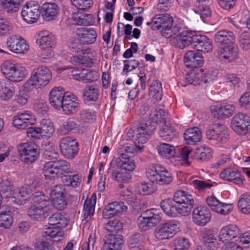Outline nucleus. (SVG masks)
<instances>
[{
    "label": "nucleus",
    "mask_w": 250,
    "mask_h": 250,
    "mask_svg": "<svg viewBox=\"0 0 250 250\" xmlns=\"http://www.w3.org/2000/svg\"><path fill=\"white\" fill-rule=\"evenodd\" d=\"M131 130L136 148L141 151L144 148L143 144L146 143L153 133L155 126L146 123H135Z\"/></svg>",
    "instance_id": "f257e3e1"
},
{
    "label": "nucleus",
    "mask_w": 250,
    "mask_h": 250,
    "mask_svg": "<svg viewBox=\"0 0 250 250\" xmlns=\"http://www.w3.org/2000/svg\"><path fill=\"white\" fill-rule=\"evenodd\" d=\"M153 26H151L153 30H160L162 35L166 38L171 37L176 34L180 30L178 26H173V19L169 14H159L153 18Z\"/></svg>",
    "instance_id": "f03ea898"
},
{
    "label": "nucleus",
    "mask_w": 250,
    "mask_h": 250,
    "mask_svg": "<svg viewBox=\"0 0 250 250\" xmlns=\"http://www.w3.org/2000/svg\"><path fill=\"white\" fill-rule=\"evenodd\" d=\"M52 79V73L46 66L42 65L34 68L31 73L30 79L25 84L28 90L32 88H40L46 85Z\"/></svg>",
    "instance_id": "7ed1b4c3"
},
{
    "label": "nucleus",
    "mask_w": 250,
    "mask_h": 250,
    "mask_svg": "<svg viewBox=\"0 0 250 250\" xmlns=\"http://www.w3.org/2000/svg\"><path fill=\"white\" fill-rule=\"evenodd\" d=\"M42 172L45 178L48 179L72 173L69 164L62 159L46 163L43 167Z\"/></svg>",
    "instance_id": "20e7f679"
},
{
    "label": "nucleus",
    "mask_w": 250,
    "mask_h": 250,
    "mask_svg": "<svg viewBox=\"0 0 250 250\" xmlns=\"http://www.w3.org/2000/svg\"><path fill=\"white\" fill-rule=\"evenodd\" d=\"M146 175L151 182L160 185L169 184L173 180L171 173L164 167L158 165L148 168Z\"/></svg>",
    "instance_id": "39448f33"
},
{
    "label": "nucleus",
    "mask_w": 250,
    "mask_h": 250,
    "mask_svg": "<svg viewBox=\"0 0 250 250\" xmlns=\"http://www.w3.org/2000/svg\"><path fill=\"white\" fill-rule=\"evenodd\" d=\"M1 70L5 77L12 82H21L26 75L24 67L10 60L3 62L1 66Z\"/></svg>",
    "instance_id": "423d86ee"
},
{
    "label": "nucleus",
    "mask_w": 250,
    "mask_h": 250,
    "mask_svg": "<svg viewBox=\"0 0 250 250\" xmlns=\"http://www.w3.org/2000/svg\"><path fill=\"white\" fill-rule=\"evenodd\" d=\"M161 217L155 209L143 211L137 219V225L142 231L148 230L161 221Z\"/></svg>",
    "instance_id": "0eeeda50"
},
{
    "label": "nucleus",
    "mask_w": 250,
    "mask_h": 250,
    "mask_svg": "<svg viewBox=\"0 0 250 250\" xmlns=\"http://www.w3.org/2000/svg\"><path fill=\"white\" fill-rule=\"evenodd\" d=\"M172 200L174 203L179 205L180 214L183 216L189 214L194 205V200L191 195L183 190H178L174 193Z\"/></svg>",
    "instance_id": "6e6552de"
},
{
    "label": "nucleus",
    "mask_w": 250,
    "mask_h": 250,
    "mask_svg": "<svg viewBox=\"0 0 250 250\" xmlns=\"http://www.w3.org/2000/svg\"><path fill=\"white\" fill-rule=\"evenodd\" d=\"M18 149L21 161L27 165L35 162L40 154L39 150L31 143L20 144Z\"/></svg>",
    "instance_id": "1a4fd4ad"
},
{
    "label": "nucleus",
    "mask_w": 250,
    "mask_h": 250,
    "mask_svg": "<svg viewBox=\"0 0 250 250\" xmlns=\"http://www.w3.org/2000/svg\"><path fill=\"white\" fill-rule=\"evenodd\" d=\"M178 226L179 224L174 220L161 224L156 228L155 236L160 240L169 239L178 232Z\"/></svg>",
    "instance_id": "9d476101"
},
{
    "label": "nucleus",
    "mask_w": 250,
    "mask_h": 250,
    "mask_svg": "<svg viewBox=\"0 0 250 250\" xmlns=\"http://www.w3.org/2000/svg\"><path fill=\"white\" fill-rule=\"evenodd\" d=\"M231 124L232 129L239 135H246L250 132V116L246 114H235Z\"/></svg>",
    "instance_id": "9b49d317"
},
{
    "label": "nucleus",
    "mask_w": 250,
    "mask_h": 250,
    "mask_svg": "<svg viewBox=\"0 0 250 250\" xmlns=\"http://www.w3.org/2000/svg\"><path fill=\"white\" fill-rule=\"evenodd\" d=\"M60 147L62 154L69 159L74 158L79 150L76 140L68 136L63 137L60 140Z\"/></svg>",
    "instance_id": "f8f14e48"
},
{
    "label": "nucleus",
    "mask_w": 250,
    "mask_h": 250,
    "mask_svg": "<svg viewBox=\"0 0 250 250\" xmlns=\"http://www.w3.org/2000/svg\"><path fill=\"white\" fill-rule=\"evenodd\" d=\"M133 146H127L125 148V151L127 153H122L118 158L115 160V164L117 167L126 171H131L135 169V162L131 159L128 155L133 152Z\"/></svg>",
    "instance_id": "ddd939ff"
},
{
    "label": "nucleus",
    "mask_w": 250,
    "mask_h": 250,
    "mask_svg": "<svg viewBox=\"0 0 250 250\" xmlns=\"http://www.w3.org/2000/svg\"><path fill=\"white\" fill-rule=\"evenodd\" d=\"M7 48L15 53H25L29 48L26 42L20 36L12 35L6 41Z\"/></svg>",
    "instance_id": "4468645a"
},
{
    "label": "nucleus",
    "mask_w": 250,
    "mask_h": 250,
    "mask_svg": "<svg viewBox=\"0 0 250 250\" xmlns=\"http://www.w3.org/2000/svg\"><path fill=\"white\" fill-rule=\"evenodd\" d=\"M196 34L195 32L183 31L171 38V43L181 49L185 48L190 44L193 46Z\"/></svg>",
    "instance_id": "2eb2a0df"
},
{
    "label": "nucleus",
    "mask_w": 250,
    "mask_h": 250,
    "mask_svg": "<svg viewBox=\"0 0 250 250\" xmlns=\"http://www.w3.org/2000/svg\"><path fill=\"white\" fill-rule=\"evenodd\" d=\"M193 222L199 226H205L210 222L211 214L207 207L198 206L192 212Z\"/></svg>",
    "instance_id": "dca6fc26"
},
{
    "label": "nucleus",
    "mask_w": 250,
    "mask_h": 250,
    "mask_svg": "<svg viewBox=\"0 0 250 250\" xmlns=\"http://www.w3.org/2000/svg\"><path fill=\"white\" fill-rule=\"evenodd\" d=\"M70 95V92H66L61 86L54 87L49 93V102L55 108L59 109L62 106L63 101Z\"/></svg>",
    "instance_id": "f3484780"
},
{
    "label": "nucleus",
    "mask_w": 250,
    "mask_h": 250,
    "mask_svg": "<svg viewBox=\"0 0 250 250\" xmlns=\"http://www.w3.org/2000/svg\"><path fill=\"white\" fill-rule=\"evenodd\" d=\"M41 12V7L37 5H32L26 4L22 8L21 12L23 20L28 23L36 22L39 19Z\"/></svg>",
    "instance_id": "a211bd4d"
},
{
    "label": "nucleus",
    "mask_w": 250,
    "mask_h": 250,
    "mask_svg": "<svg viewBox=\"0 0 250 250\" xmlns=\"http://www.w3.org/2000/svg\"><path fill=\"white\" fill-rule=\"evenodd\" d=\"M239 48L236 44H232L226 47H220V60L231 62L239 58Z\"/></svg>",
    "instance_id": "6ab92c4d"
},
{
    "label": "nucleus",
    "mask_w": 250,
    "mask_h": 250,
    "mask_svg": "<svg viewBox=\"0 0 250 250\" xmlns=\"http://www.w3.org/2000/svg\"><path fill=\"white\" fill-rule=\"evenodd\" d=\"M104 240V250H120L124 242L122 235L114 233L106 235Z\"/></svg>",
    "instance_id": "aec40b11"
},
{
    "label": "nucleus",
    "mask_w": 250,
    "mask_h": 250,
    "mask_svg": "<svg viewBox=\"0 0 250 250\" xmlns=\"http://www.w3.org/2000/svg\"><path fill=\"white\" fill-rule=\"evenodd\" d=\"M127 207L122 202H114L108 204L103 210V214L105 218H111L127 210Z\"/></svg>",
    "instance_id": "412c9836"
},
{
    "label": "nucleus",
    "mask_w": 250,
    "mask_h": 250,
    "mask_svg": "<svg viewBox=\"0 0 250 250\" xmlns=\"http://www.w3.org/2000/svg\"><path fill=\"white\" fill-rule=\"evenodd\" d=\"M185 65L190 68L201 67L204 63L202 55L195 51L190 50L187 52L184 57Z\"/></svg>",
    "instance_id": "4be33fe9"
},
{
    "label": "nucleus",
    "mask_w": 250,
    "mask_h": 250,
    "mask_svg": "<svg viewBox=\"0 0 250 250\" xmlns=\"http://www.w3.org/2000/svg\"><path fill=\"white\" fill-rule=\"evenodd\" d=\"M241 230L236 225H229L221 229L220 230V241H229L237 239L240 236Z\"/></svg>",
    "instance_id": "5701e85b"
},
{
    "label": "nucleus",
    "mask_w": 250,
    "mask_h": 250,
    "mask_svg": "<svg viewBox=\"0 0 250 250\" xmlns=\"http://www.w3.org/2000/svg\"><path fill=\"white\" fill-rule=\"evenodd\" d=\"M76 35L80 41L84 43H93L97 38V33L93 28L81 27L77 29Z\"/></svg>",
    "instance_id": "b1692460"
},
{
    "label": "nucleus",
    "mask_w": 250,
    "mask_h": 250,
    "mask_svg": "<svg viewBox=\"0 0 250 250\" xmlns=\"http://www.w3.org/2000/svg\"><path fill=\"white\" fill-rule=\"evenodd\" d=\"M31 199L34 202V204L39 208L42 209L45 213L52 208V203L48 197L42 194L41 192H35L31 196Z\"/></svg>",
    "instance_id": "393cba45"
},
{
    "label": "nucleus",
    "mask_w": 250,
    "mask_h": 250,
    "mask_svg": "<svg viewBox=\"0 0 250 250\" xmlns=\"http://www.w3.org/2000/svg\"><path fill=\"white\" fill-rule=\"evenodd\" d=\"M59 11V7L55 3L46 2L41 7L43 19L47 21L55 20Z\"/></svg>",
    "instance_id": "a878e982"
},
{
    "label": "nucleus",
    "mask_w": 250,
    "mask_h": 250,
    "mask_svg": "<svg viewBox=\"0 0 250 250\" xmlns=\"http://www.w3.org/2000/svg\"><path fill=\"white\" fill-rule=\"evenodd\" d=\"M193 48L198 51L205 53L211 51L212 46L209 40L206 36L196 34Z\"/></svg>",
    "instance_id": "bb28decb"
},
{
    "label": "nucleus",
    "mask_w": 250,
    "mask_h": 250,
    "mask_svg": "<svg viewBox=\"0 0 250 250\" xmlns=\"http://www.w3.org/2000/svg\"><path fill=\"white\" fill-rule=\"evenodd\" d=\"M68 222L66 215L62 212L54 213L48 219V223L51 228L59 229L60 230L65 227Z\"/></svg>",
    "instance_id": "cd10ccee"
},
{
    "label": "nucleus",
    "mask_w": 250,
    "mask_h": 250,
    "mask_svg": "<svg viewBox=\"0 0 250 250\" xmlns=\"http://www.w3.org/2000/svg\"><path fill=\"white\" fill-rule=\"evenodd\" d=\"M184 137L187 144L194 145L201 141L202 135L200 129L194 127L187 129L184 133Z\"/></svg>",
    "instance_id": "c85d7f7f"
},
{
    "label": "nucleus",
    "mask_w": 250,
    "mask_h": 250,
    "mask_svg": "<svg viewBox=\"0 0 250 250\" xmlns=\"http://www.w3.org/2000/svg\"><path fill=\"white\" fill-rule=\"evenodd\" d=\"M168 115V112L161 109L159 106H155L149 115V121L146 122L149 125H153L156 128V124L160 123H166V117Z\"/></svg>",
    "instance_id": "c756f323"
},
{
    "label": "nucleus",
    "mask_w": 250,
    "mask_h": 250,
    "mask_svg": "<svg viewBox=\"0 0 250 250\" xmlns=\"http://www.w3.org/2000/svg\"><path fill=\"white\" fill-rule=\"evenodd\" d=\"M77 100V98L70 93V95L63 101L61 108H62L66 114H74L76 112L79 106V103L76 102Z\"/></svg>",
    "instance_id": "7c9ffc66"
},
{
    "label": "nucleus",
    "mask_w": 250,
    "mask_h": 250,
    "mask_svg": "<svg viewBox=\"0 0 250 250\" xmlns=\"http://www.w3.org/2000/svg\"><path fill=\"white\" fill-rule=\"evenodd\" d=\"M160 206L163 211L167 215L175 217L180 214L179 208L176 207L172 199L167 198L161 201Z\"/></svg>",
    "instance_id": "2f4dec72"
},
{
    "label": "nucleus",
    "mask_w": 250,
    "mask_h": 250,
    "mask_svg": "<svg viewBox=\"0 0 250 250\" xmlns=\"http://www.w3.org/2000/svg\"><path fill=\"white\" fill-rule=\"evenodd\" d=\"M203 242L210 250H217L219 247L218 240L214 237L211 229H204Z\"/></svg>",
    "instance_id": "473e14b6"
},
{
    "label": "nucleus",
    "mask_w": 250,
    "mask_h": 250,
    "mask_svg": "<svg viewBox=\"0 0 250 250\" xmlns=\"http://www.w3.org/2000/svg\"><path fill=\"white\" fill-rule=\"evenodd\" d=\"M186 78L189 84L197 85L205 81L206 73L203 69H200L187 74Z\"/></svg>",
    "instance_id": "72a5a7b5"
},
{
    "label": "nucleus",
    "mask_w": 250,
    "mask_h": 250,
    "mask_svg": "<svg viewBox=\"0 0 250 250\" xmlns=\"http://www.w3.org/2000/svg\"><path fill=\"white\" fill-rule=\"evenodd\" d=\"M144 239V236L140 233L132 234L127 241L129 249L132 250H144L142 245Z\"/></svg>",
    "instance_id": "f704fd0d"
},
{
    "label": "nucleus",
    "mask_w": 250,
    "mask_h": 250,
    "mask_svg": "<svg viewBox=\"0 0 250 250\" xmlns=\"http://www.w3.org/2000/svg\"><path fill=\"white\" fill-rule=\"evenodd\" d=\"M31 193V190L28 186H25L20 188L16 197H11L12 202L16 204L21 205L25 203L28 198H31L30 195Z\"/></svg>",
    "instance_id": "c9c22d12"
},
{
    "label": "nucleus",
    "mask_w": 250,
    "mask_h": 250,
    "mask_svg": "<svg viewBox=\"0 0 250 250\" xmlns=\"http://www.w3.org/2000/svg\"><path fill=\"white\" fill-rule=\"evenodd\" d=\"M159 154L163 158L170 159L178 157L175 149L172 145L167 143H162L158 148Z\"/></svg>",
    "instance_id": "e433bc0d"
},
{
    "label": "nucleus",
    "mask_w": 250,
    "mask_h": 250,
    "mask_svg": "<svg viewBox=\"0 0 250 250\" xmlns=\"http://www.w3.org/2000/svg\"><path fill=\"white\" fill-rule=\"evenodd\" d=\"M23 0H0L2 9L8 13H14L18 11Z\"/></svg>",
    "instance_id": "4c0bfd02"
},
{
    "label": "nucleus",
    "mask_w": 250,
    "mask_h": 250,
    "mask_svg": "<svg viewBox=\"0 0 250 250\" xmlns=\"http://www.w3.org/2000/svg\"><path fill=\"white\" fill-rule=\"evenodd\" d=\"M81 53V65L84 67H92L94 63L96 53L89 48H86Z\"/></svg>",
    "instance_id": "58836bf2"
},
{
    "label": "nucleus",
    "mask_w": 250,
    "mask_h": 250,
    "mask_svg": "<svg viewBox=\"0 0 250 250\" xmlns=\"http://www.w3.org/2000/svg\"><path fill=\"white\" fill-rule=\"evenodd\" d=\"M99 91L97 85H88L83 90V97L84 101H96L98 100Z\"/></svg>",
    "instance_id": "ea45409f"
},
{
    "label": "nucleus",
    "mask_w": 250,
    "mask_h": 250,
    "mask_svg": "<svg viewBox=\"0 0 250 250\" xmlns=\"http://www.w3.org/2000/svg\"><path fill=\"white\" fill-rule=\"evenodd\" d=\"M40 38L37 40V43L41 46H48L54 47L56 45L55 37L48 32H43L40 34Z\"/></svg>",
    "instance_id": "a19ab883"
},
{
    "label": "nucleus",
    "mask_w": 250,
    "mask_h": 250,
    "mask_svg": "<svg viewBox=\"0 0 250 250\" xmlns=\"http://www.w3.org/2000/svg\"><path fill=\"white\" fill-rule=\"evenodd\" d=\"M61 230L59 229L49 227L45 229V230L43 232L42 236L53 242H59L63 238L62 232Z\"/></svg>",
    "instance_id": "79ce46f5"
},
{
    "label": "nucleus",
    "mask_w": 250,
    "mask_h": 250,
    "mask_svg": "<svg viewBox=\"0 0 250 250\" xmlns=\"http://www.w3.org/2000/svg\"><path fill=\"white\" fill-rule=\"evenodd\" d=\"M239 210L243 214H250V194L245 193L241 195L238 202Z\"/></svg>",
    "instance_id": "37998d69"
},
{
    "label": "nucleus",
    "mask_w": 250,
    "mask_h": 250,
    "mask_svg": "<svg viewBox=\"0 0 250 250\" xmlns=\"http://www.w3.org/2000/svg\"><path fill=\"white\" fill-rule=\"evenodd\" d=\"M159 134L164 140L170 141L173 139L176 135V131L174 127L169 123H164Z\"/></svg>",
    "instance_id": "c03bdc74"
},
{
    "label": "nucleus",
    "mask_w": 250,
    "mask_h": 250,
    "mask_svg": "<svg viewBox=\"0 0 250 250\" xmlns=\"http://www.w3.org/2000/svg\"><path fill=\"white\" fill-rule=\"evenodd\" d=\"M28 215L31 220L39 221L46 217L48 213H45L42 209L34 204L29 208Z\"/></svg>",
    "instance_id": "a18cd8bd"
},
{
    "label": "nucleus",
    "mask_w": 250,
    "mask_h": 250,
    "mask_svg": "<svg viewBox=\"0 0 250 250\" xmlns=\"http://www.w3.org/2000/svg\"><path fill=\"white\" fill-rule=\"evenodd\" d=\"M149 95L155 99L156 101H161L163 96L161 83L158 81H154L149 86Z\"/></svg>",
    "instance_id": "49530a36"
},
{
    "label": "nucleus",
    "mask_w": 250,
    "mask_h": 250,
    "mask_svg": "<svg viewBox=\"0 0 250 250\" xmlns=\"http://www.w3.org/2000/svg\"><path fill=\"white\" fill-rule=\"evenodd\" d=\"M232 44H235L233 34L229 31H220V47H226Z\"/></svg>",
    "instance_id": "de8ad7c7"
},
{
    "label": "nucleus",
    "mask_w": 250,
    "mask_h": 250,
    "mask_svg": "<svg viewBox=\"0 0 250 250\" xmlns=\"http://www.w3.org/2000/svg\"><path fill=\"white\" fill-rule=\"evenodd\" d=\"M79 127L78 125L74 119H68L64 122L62 125V129H58V133L59 135H64L70 132L76 131Z\"/></svg>",
    "instance_id": "09e8293b"
},
{
    "label": "nucleus",
    "mask_w": 250,
    "mask_h": 250,
    "mask_svg": "<svg viewBox=\"0 0 250 250\" xmlns=\"http://www.w3.org/2000/svg\"><path fill=\"white\" fill-rule=\"evenodd\" d=\"M42 136L50 137L54 132L53 124L49 120L43 119L40 123V126Z\"/></svg>",
    "instance_id": "8fccbe9b"
},
{
    "label": "nucleus",
    "mask_w": 250,
    "mask_h": 250,
    "mask_svg": "<svg viewBox=\"0 0 250 250\" xmlns=\"http://www.w3.org/2000/svg\"><path fill=\"white\" fill-rule=\"evenodd\" d=\"M194 153L196 158L202 161L209 159L212 156L211 148L205 146H202L196 148Z\"/></svg>",
    "instance_id": "3c124183"
},
{
    "label": "nucleus",
    "mask_w": 250,
    "mask_h": 250,
    "mask_svg": "<svg viewBox=\"0 0 250 250\" xmlns=\"http://www.w3.org/2000/svg\"><path fill=\"white\" fill-rule=\"evenodd\" d=\"M62 181L65 186L68 187H76L80 183V179L78 174L67 175V174L61 176Z\"/></svg>",
    "instance_id": "603ef678"
},
{
    "label": "nucleus",
    "mask_w": 250,
    "mask_h": 250,
    "mask_svg": "<svg viewBox=\"0 0 250 250\" xmlns=\"http://www.w3.org/2000/svg\"><path fill=\"white\" fill-rule=\"evenodd\" d=\"M233 104L227 103H222L220 106V119H225L231 116L234 111Z\"/></svg>",
    "instance_id": "864d4df0"
},
{
    "label": "nucleus",
    "mask_w": 250,
    "mask_h": 250,
    "mask_svg": "<svg viewBox=\"0 0 250 250\" xmlns=\"http://www.w3.org/2000/svg\"><path fill=\"white\" fill-rule=\"evenodd\" d=\"M0 90V98L1 100L7 101L11 98L13 93V87L11 83L7 82V83H4L1 86Z\"/></svg>",
    "instance_id": "5fc2aeb1"
},
{
    "label": "nucleus",
    "mask_w": 250,
    "mask_h": 250,
    "mask_svg": "<svg viewBox=\"0 0 250 250\" xmlns=\"http://www.w3.org/2000/svg\"><path fill=\"white\" fill-rule=\"evenodd\" d=\"M12 185L9 181L6 180L0 182V194L2 198H10L12 195Z\"/></svg>",
    "instance_id": "6e6d98bb"
},
{
    "label": "nucleus",
    "mask_w": 250,
    "mask_h": 250,
    "mask_svg": "<svg viewBox=\"0 0 250 250\" xmlns=\"http://www.w3.org/2000/svg\"><path fill=\"white\" fill-rule=\"evenodd\" d=\"M13 222V217L10 211H1L0 213V227L9 229Z\"/></svg>",
    "instance_id": "4d7b16f0"
},
{
    "label": "nucleus",
    "mask_w": 250,
    "mask_h": 250,
    "mask_svg": "<svg viewBox=\"0 0 250 250\" xmlns=\"http://www.w3.org/2000/svg\"><path fill=\"white\" fill-rule=\"evenodd\" d=\"M104 229L109 232L117 233L123 229V224L118 220H110L105 225Z\"/></svg>",
    "instance_id": "13d9d810"
},
{
    "label": "nucleus",
    "mask_w": 250,
    "mask_h": 250,
    "mask_svg": "<svg viewBox=\"0 0 250 250\" xmlns=\"http://www.w3.org/2000/svg\"><path fill=\"white\" fill-rule=\"evenodd\" d=\"M219 123H214L210 125L207 131L206 135L208 139L211 141L218 142L219 138Z\"/></svg>",
    "instance_id": "bf43d9fd"
},
{
    "label": "nucleus",
    "mask_w": 250,
    "mask_h": 250,
    "mask_svg": "<svg viewBox=\"0 0 250 250\" xmlns=\"http://www.w3.org/2000/svg\"><path fill=\"white\" fill-rule=\"evenodd\" d=\"M174 250H187L189 248V242L186 238H177L173 241Z\"/></svg>",
    "instance_id": "052dcab7"
},
{
    "label": "nucleus",
    "mask_w": 250,
    "mask_h": 250,
    "mask_svg": "<svg viewBox=\"0 0 250 250\" xmlns=\"http://www.w3.org/2000/svg\"><path fill=\"white\" fill-rule=\"evenodd\" d=\"M124 68L122 72L123 75H127L128 73L136 68L139 65V62L136 60L124 61Z\"/></svg>",
    "instance_id": "680f3d73"
},
{
    "label": "nucleus",
    "mask_w": 250,
    "mask_h": 250,
    "mask_svg": "<svg viewBox=\"0 0 250 250\" xmlns=\"http://www.w3.org/2000/svg\"><path fill=\"white\" fill-rule=\"evenodd\" d=\"M227 172H229V171H227ZM229 174H230L229 177H224V180L233 182L237 185H241L243 183V179L240 172L234 171L231 169V171Z\"/></svg>",
    "instance_id": "e2e57ef3"
},
{
    "label": "nucleus",
    "mask_w": 250,
    "mask_h": 250,
    "mask_svg": "<svg viewBox=\"0 0 250 250\" xmlns=\"http://www.w3.org/2000/svg\"><path fill=\"white\" fill-rule=\"evenodd\" d=\"M12 31V24L5 19L0 18V36L10 34Z\"/></svg>",
    "instance_id": "0e129e2a"
},
{
    "label": "nucleus",
    "mask_w": 250,
    "mask_h": 250,
    "mask_svg": "<svg viewBox=\"0 0 250 250\" xmlns=\"http://www.w3.org/2000/svg\"><path fill=\"white\" fill-rule=\"evenodd\" d=\"M35 110L41 115H44L48 111L47 104L43 100H36L34 104Z\"/></svg>",
    "instance_id": "69168bd1"
},
{
    "label": "nucleus",
    "mask_w": 250,
    "mask_h": 250,
    "mask_svg": "<svg viewBox=\"0 0 250 250\" xmlns=\"http://www.w3.org/2000/svg\"><path fill=\"white\" fill-rule=\"evenodd\" d=\"M81 119L84 123H91L96 119L94 111L89 109L83 110L80 113Z\"/></svg>",
    "instance_id": "338daca9"
},
{
    "label": "nucleus",
    "mask_w": 250,
    "mask_h": 250,
    "mask_svg": "<svg viewBox=\"0 0 250 250\" xmlns=\"http://www.w3.org/2000/svg\"><path fill=\"white\" fill-rule=\"evenodd\" d=\"M95 203L91 202V200H89L87 198L83 206V215L87 218L88 216L91 217L93 215L95 210Z\"/></svg>",
    "instance_id": "774afa93"
}]
</instances>
